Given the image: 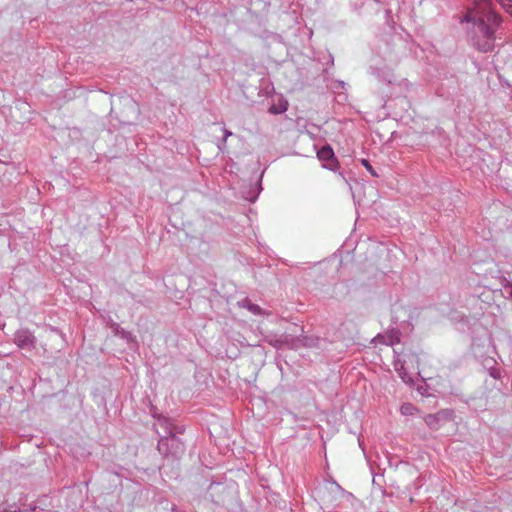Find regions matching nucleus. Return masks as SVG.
<instances>
[{"label":"nucleus","instance_id":"obj_1","mask_svg":"<svg viewBox=\"0 0 512 512\" xmlns=\"http://www.w3.org/2000/svg\"><path fill=\"white\" fill-rule=\"evenodd\" d=\"M466 20L475 24L474 45L483 52L494 47V32L500 20L491 7L489 0H476L466 16Z\"/></svg>","mask_w":512,"mask_h":512},{"label":"nucleus","instance_id":"obj_2","mask_svg":"<svg viewBox=\"0 0 512 512\" xmlns=\"http://www.w3.org/2000/svg\"><path fill=\"white\" fill-rule=\"evenodd\" d=\"M346 494L350 495L335 481H324L313 490V497L323 510L336 508L339 500Z\"/></svg>","mask_w":512,"mask_h":512},{"label":"nucleus","instance_id":"obj_3","mask_svg":"<svg viewBox=\"0 0 512 512\" xmlns=\"http://www.w3.org/2000/svg\"><path fill=\"white\" fill-rule=\"evenodd\" d=\"M14 342L24 350H33L36 347V337L27 329H20L14 335Z\"/></svg>","mask_w":512,"mask_h":512},{"label":"nucleus","instance_id":"obj_4","mask_svg":"<svg viewBox=\"0 0 512 512\" xmlns=\"http://www.w3.org/2000/svg\"><path fill=\"white\" fill-rule=\"evenodd\" d=\"M317 157L322 162V166L331 171H335L338 168V160L334 155V151L329 145L323 146L317 151Z\"/></svg>","mask_w":512,"mask_h":512},{"label":"nucleus","instance_id":"obj_5","mask_svg":"<svg viewBox=\"0 0 512 512\" xmlns=\"http://www.w3.org/2000/svg\"><path fill=\"white\" fill-rule=\"evenodd\" d=\"M377 343H382L385 345H394L399 343L400 341V333L398 331H391L386 335H378L374 339Z\"/></svg>","mask_w":512,"mask_h":512},{"label":"nucleus","instance_id":"obj_6","mask_svg":"<svg viewBox=\"0 0 512 512\" xmlns=\"http://www.w3.org/2000/svg\"><path fill=\"white\" fill-rule=\"evenodd\" d=\"M265 340L274 347H280L282 345H287L292 348H296L297 345L294 343V340H292V343L289 342V339L287 336H281L280 338H277L274 334H269L265 336Z\"/></svg>","mask_w":512,"mask_h":512},{"label":"nucleus","instance_id":"obj_7","mask_svg":"<svg viewBox=\"0 0 512 512\" xmlns=\"http://www.w3.org/2000/svg\"><path fill=\"white\" fill-rule=\"evenodd\" d=\"M405 363V360L396 359L394 363L395 370L405 383H412L413 377L406 371Z\"/></svg>","mask_w":512,"mask_h":512},{"label":"nucleus","instance_id":"obj_8","mask_svg":"<svg viewBox=\"0 0 512 512\" xmlns=\"http://www.w3.org/2000/svg\"><path fill=\"white\" fill-rule=\"evenodd\" d=\"M176 446L178 447L179 446V441H178V438L175 436V435H172L170 437H167V438H164V439H161L159 441V444H158V447L159 449L161 450V447L162 446Z\"/></svg>","mask_w":512,"mask_h":512},{"label":"nucleus","instance_id":"obj_9","mask_svg":"<svg viewBox=\"0 0 512 512\" xmlns=\"http://www.w3.org/2000/svg\"><path fill=\"white\" fill-rule=\"evenodd\" d=\"M245 302H246V305H244V307H246L253 314L258 315V314L262 313V309L259 305L250 303L248 301H245Z\"/></svg>","mask_w":512,"mask_h":512},{"label":"nucleus","instance_id":"obj_10","mask_svg":"<svg viewBox=\"0 0 512 512\" xmlns=\"http://www.w3.org/2000/svg\"><path fill=\"white\" fill-rule=\"evenodd\" d=\"M362 165L367 169V171L373 176V177H379V174L375 171V169L370 165L368 160L362 159L361 160Z\"/></svg>","mask_w":512,"mask_h":512},{"label":"nucleus","instance_id":"obj_11","mask_svg":"<svg viewBox=\"0 0 512 512\" xmlns=\"http://www.w3.org/2000/svg\"><path fill=\"white\" fill-rule=\"evenodd\" d=\"M414 406L412 404H403L401 406V413L404 414V415H409V414H412L413 413V410H414Z\"/></svg>","mask_w":512,"mask_h":512},{"label":"nucleus","instance_id":"obj_12","mask_svg":"<svg viewBox=\"0 0 512 512\" xmlns=\"http://www.w3.org/2000/svg\"><path fill=\"white\" fill-rule=\"evenodd\" d=\"M393 135H394V132L391 133L390 137H388L387 139H384V137L381 135L379 130L375 131V136L378 137L379 142H388L392 139Z\"/></svg>","mask_w":512,"mask_h":512},{"label":"nucleus","instance_id":"obj_13","mask_svg":"<svg viewBox=\"0 0 512 512\" xmlns=\"http://www.w3.org/2000/svg\"><path fill=\"white\" fill-rule=\"evenodd\" d=\"M425 421L426 423L429 425V426H432L433 423L436 421V417L434 415H428L426 418H425Z\"/></svg>","mask_w":512,"mask_h":512},{"label":"nucleus","instance_id":"obj_14","mask_svg":"<svg viewBox=\"0 0 512 512\" xmlns=\"http://www.w3.org/2000/svg\"><path fill=\"white\" fill-rule=\"evenodd\" d=\"M503 7L506 9L508 13L512 15V4L510 3H503Z\"/></svg>","mask_w":512,"mask_h":512},{"label":"nucleus","instance_id":"obj_15","mask_svg":"<svg viewBox=\"0 0 512 512\" xmlns=\"http://www.w3.org/2000/svg\"><path fill=\"white\" fill-rule=\"evenodd\" d=\"M271 112L273 113H281L282 111H285L286 110V107H282L280 110H275L274 107H271Z\"/></svg>","mask_w":512,"mask_h":512},{"label":"nucleus","instance_id":"obj_16","mask_svg":"<svg viewBox=\"0 0 512 512\" xmlns=\"http://www.w3.org/2000/svg\"><path fill=\"white\" fill-rule=\"evenodd\" d=\"M224 131H225V135L223 137V141L225 142L227 137L230 136L232 133L229 130H224Z\"/></svg>","mask_w":512,"mask_h":512},{"label":"nucleus","instance_id":"obj_17","mask_svg":"<svg viewBox=\"0 0 512 512\" xmlns=\"http://www.w3.org/2000/svg\"><path fill=\"white\" fill-rule=\"evenodd\" d=\"M490 374H491V376H492V377H494V378H497V377H498L497 373H496V372H494V371H493V372H491Z\"/></svg>","mask_w":512,"mask_h":512}]
</instances>
